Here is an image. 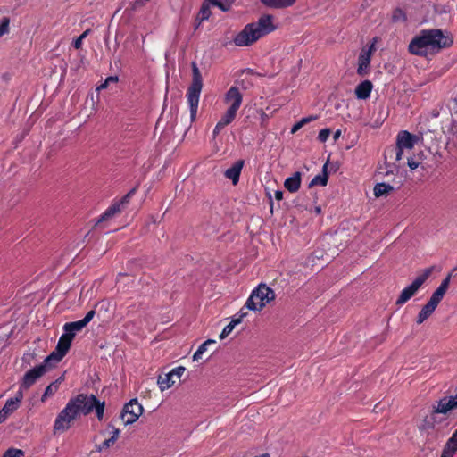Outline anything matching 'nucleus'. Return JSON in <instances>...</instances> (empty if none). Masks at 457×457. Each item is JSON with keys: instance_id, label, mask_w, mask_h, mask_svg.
<instances>
[{"instance_id": "nucleus-24", "label": "nucleus", "mask_w": 457, "mask_h": 457, "mask_svg": "<svg viewBox=\"0 0 457 457\" xmlns=\"http://www.w3.org/2000/svg\"><path fill=\"white\" fill-rule=\"evenodd\" d=\"M177 380L178 379L170 371L168 373L160 375L157 380V384L161 391H164L171 387L177 382Z\"/></svg>"}, {"instance_id": "nucleus-51", "label": "nucleus", "mask_w": 457, "mask_h": 457, "mask_svg": "<svg viewBox=\"0 0 457 457\" xmlns=\"http://www.w3.org/2000/svg\"><path fill=\"white\" fill-rule=\"evenodd\" d=\"M316 212H317V213H320V207H316Z\"/></svg>"}, {"instance_id": "nucleus-47", "label": "nucleus", "mask_w": 457, "mask_h": 457, "mask_svg": "<svg viewBox=\"0 0 457 457\" xmlns=\"http://www.w3.org/2000/svg\"><path fill=\"white\" fill-rule=\"evenodd\" d=\"M200 357V346L195 350L194 355H193V360H197L198 358Z\"/></svg>"}, {"instance_id": "nucleus-37", "label": "nucleus", "mask_w": 457, "mask_h": 457, "mask_svg": "<svg viewBox=\"0 0 457 457\" xmlns=\"http://www.w3.org/2000/svg\"><path fill=\"white\" fill-rule=\"evenodd\" d=\"M186 369L182 366H179L177 368H174L170 370V372L173 374V376L179 380L182 374L185 372Z\"/></svg>"}, {"instance_id": "nucleus-22", "label": "nucleus", "mask_w": 457, "mask_h": 457, "mask_svg": "<svg viewBox=\"0 0 457 457\" xmlns=\"http://www.w3.org/2000/svg\"><path fill=\"white\" fill-rule=\"evenodd\" d=\"M296 0H260V2L270 9H285L295 4Z\"/></svg>"}, {"instance_id": "nucleus-4", "label": "nucleus", "mask_w": 457, "mask_h": 457, "mask_svg": "<svg viewBox=\"0 0 457 457\" xmlns=\"http://www.w3.org/2000/svg\"><path fill=\"white\" fill-rule=\"evenodd\" d=\"M274 299V291L266 285L260 284L252 291L250 296L246 300L245 307L253 312L261 311Z\"/></svg>"}, {"instance_id": "nucleus-12", "label": "nucleus", "mask_w": 457, "mask_h": 457, "mask_svg": "<svg viewBox=\"0 0 457 457\" xmlns=\"http://www.w3.org/2000/svg\"><path fill=\"white\" fill-rule=\"evenodd\" d=\"M49 364L50 363H46L44 361L42 364L28 370L23 376L22 381L21 383V389L27 390L32 385H34L36 381L47 371V367Z\"/></svg>"}, {"instance_id": "nucleus-45", "label": "nucleus", "mask_w": 457, "mask_h": 457, "mask_svg": "<svg viewBox=\"0 0 457 457\" xmlns=\"http://www.w3.org/2000/svg\"><path fill=\"white\" fill-rule=\"evenodd\" d=\"M9 415L6 414L5 411L0 410V423L4 422Z\"/></svg>"}, {"instance_id": "nucleus-1", "label": "nucleus", "mask_w": 457, "mask_h": 457, "mask_svg": "<svg viewBox=\"0 0 457 457\" xmlns=\"http://www.w3.org/2000/svg\"><path fill=\"white\" fill-rule=\"evenodd\" d=\"M105 403L92 394H79L71 397L57 415L54 423V433L67 431L80 415H88L94 410L98 420L104 418Z\"/></svg>"}, {"instance_id": "nucleus-13", "label": "nucleus", "mask_w": 457, "mask_h": 457, "mask_svg": "<svg viewBox=\"0 0 457 457\" xmlns=\"http://www.w3.org/2000/svg\"><path fill=\"white\" fill-rule=\"evenodd\" d=\"M457 408V394L453 396H445L432 405V410L436 414H447Z\"/></svg>"}, {"instance_id": "nucleus-53", "label": "nucleus", "mask_w": 457, "mask_h": 457, "mask_svg": "<svg viewBox=\"0 0 457 457\" xmlns=\"http://www.w3.org/2000/svg\"><path fill=\"white\" fill-rule=\"evenodd\" d=\"M455 431L457 432V429Z\"/></svg>"}, {"instance_id": "nucleus-35", "label": "nucleus", "mask_w": 457, "mask_h": 457, "mask_svg": "<svg viewBox=\"0 0 457 457\" xmlns=\"http://www.w3.org/2000/svg\"><path fill=\"white\" fill-rule=\"evenodd\" d=\"M117 81H118V77L117 76H110V77L106 78L103 84H101L96 88V90L99 91V90H102V89H105L110 83H116Z\"/></svg>"}, {"instance_id": "nucleus-31", "label": "nucleus", "mask_w": 457, "mask_h": 457, "mask_svg": "<svg viewBox=\"0 0 457 457\" xmlns=\"http://www.w3.org/2000/svg\"><path fill=\"white\" fill-rule=\"evenodd\" d=\"M19 400L18 399H8L2 408L3 411H6L7 415H11L14 411L19 408Z\"/></svg>"}, {"instance_id": "nucleus-39", "label": "nucleus", "mask_w": 457, "mask_h": 457, "mask_svg": "<svg viewBox=\"0 0 457 457\" xmlns=\"http://www.w3.org/2000/svg\"><path fill=\"white\" fill-rule=\"evenodd\" d=\"M95 311L94 310H91L89 311L86 316L81 320L86 325H87L91 320L94 318L95 316Z\"/></svg>"}, {"instance_id": "nucleus-44", "label": "nucleus", "mask_w": 457, "mask_h": 457, "mask_svg": "<svg viewBox=\"0 0 457 457\" xmlns=\"http://www.w3.org/2000/svg\"><path fill=\"white\" fill-rule=\"evenodd\" d=\"M317 119H318L317 116L311 115V116L303 118L302 120H304V125H305V124H307V123H309L311 121L316 120Z\"/></svg>"}, {"instance_id": "nucleus-23", "label": "nucleus", "mask_w": 457, "mask_h": 457, "mask_svg": "<svg viewBox=\"0 0 457 457\" xmlns=\"http://www.w3.org/2000/svg\"><path fill=\"white\" fill-rule=\"evenodd\" d=\"M87 325L81 320H77L73 322L65 323L63 326L64 334L71 337V338H74L75 335L81 331Z\"/></svg>"}, {"instance_id": "nucleus-26", "label": "nucleus", "mask_w": 457, "mask_h": 457, "mask_svg": "<svg viewBox=\"0 0 457 457\" xmlns=\"http://www.w3.org/2000/svg\"><path fill=\"white\" fill-rule=\"evenodd\" d=\"M301 185V174L295 172L292 177L287 178L285 180L284 186L289 192H296Z\"/></svg>"}, {"instance_id": "nucleus-48", "label": "nucleus", "mask_w": 457, "mask_h": 457, "mask_svg": "<svg viewBox=\"0 0 457 457\" xmlns=\"http://www.w3.org/2000/svg\"><path fill=\"white\" fill-rule=\"evenodd\" d=\"M402 16H403V13H402V12H401V11H397V12H395V13L394 14V19H395V20H398V19H400V17H402Z\"/></svg>"}, {"instance_id": "nucleus-42", "label": "nucleus", "mask_w": 457, "mask_h": 457, "mask_svg": "<svg viewBox=\"0 0 457 457\" xmlns=\"http://www.w3.org/2000/svg\"><path fill=\"white\" fill-rule=\"evenodd\" d=\"M23 390L24 389H19V391L16 393V395L12 399H18L19 404L21 403L22 398H23Z\"/></svg>"}, {"instance_id": "nucleus-3", "label": "nucleus", "mask_w": 457, "mask_h": 457, "mask_svg": "<svg viewBox=\"0 0 457 457\" xmlns=\"http://www.w3.org/2000/svg\"><path fill=\"white\" fill-rule=\"evenodd\" d=\"M276 29L274 17L271 14H263L257 21L246 24L234 36L232 41L239 47L250 46Z\"/></svg>"}, {"instance_id": "nucleus-28", "label": "nucleus", "mask_w": 457, "mask_h": 457, "mask_svg": "<svg viewBox=\"0 0 457 457\" xmlns=\"http://www.w3.org/2000/svg\"><path fill=\"white\" fill-rule=\"evenodd\" d=\"M436 415L437 414L436 412H434V411L432 410V411L428 415L424 417L422 422L419 426V428L420 430L432 429L437 422Z\"/></svg>"}, {"instance_id": "nucleus-27", "label": "nucleus", "mask_w": 457, "mask_h": 457, "mask_svg": "<svg viewBox=\"0 0 457 457\" xmlns=\"http://www.w3.org/2000/svg\"><path fill=\"white\" fill-rule=\"evenodd\" d=\"M395 190V187L386 183H378L374 187V195L376 197L387 196Z\"/></svg>"}, {"instance_id": "nucleus-20", "label": "nucleus", "mask_w": 457, "mask_h": 457, "mask_svg": "<svg viewBox=\"0 0 457 457\" xmlns=\"http://www.w3.org/2000/svg\"><path fill=\"white\" fill-rule=\"evenodd\" d=\"M457 452V432L454 431L452 436L447 440L441 457H453Z\"/></svg>"}, {"instance_id": "nucleus-38", "label": "nucleus", "mask_w": 457, "mask_h": 457, "mask_svg": "<svg viewBox=\"0 0 457 457\" xmlns=\"http://www.w3.org/2000/svg\"><path fill=\"white\" fill-rule=\"evenodd\" d=\"M420 163V158L416 159L415 157L408 158V166L411 170H415L419 167Z\"/></svg>"}, {"instance_id": "nucleus-30", "label": "nucleus", "mask_w": 457, "mask_h": 457, "mask_svg": "<svg viewBox=\"0 0 457 457\" xmlns=\"http://www.w3.org/2000/svg\"><path fill=\"white\" fill-rule=\"evenodd\" d=\"M327 163L323 166V171L321 174H319L315 176L311 183L310 186H326L328 183V173H327Z\"/></svg>"}, {"instance_id": "nucleus-52", "label": "nucleus", "mask_w": 457, "mask_h": 457, "mask_svg": "<svg viewBox=\"0 0 457 457\" xmlns=\"http://www.w3.org/2000/svg\"><path fill=\"white\" fill-rule=\"evenodd\" d=\"M393 152H394L393 150H389V151H387L386 154H388L393 153Z\"/></svg>"}, {"instance_id": "nucleus-50", "label": "nucleus", "mask_w": 457, "mask_h": 457, "mask_svg": "<svg viewBox=\"0 0 457 457\" xmlns=\"http://www.w3.org/2000/svg\"><path fill=\"white\" fill-rule=\"evenodd\" d=\"M453 115L457 118V98L454 101Z\"/></svg>"}, {"instance_id": "nucleus-32", "label": "nucleus", "mask_w": 457, "mask_h": 457, "mask_svg": "<svg viewBox=\"0 0 457 457\" xmlns=\"http://www.w3.org/2000/svg\"><path fill=\"white\" fill-rule=\"evenodd\" d=\"M90 31V29H87L79 37L74 39L73 46L76 49H80L82 47L83 40L89 35Z\"/></svg>"}, {"instance_id": "nucleus-6", "label": "nucleus", "mask_w": 457, "mask_h": 457, "mask_svg": "<svg viewBox=\"0 0 457 457\" xmlns=\"http://www.w3.org/2000/svg\"><path fill=\"white\" fill-rule=\"evenodd\" d=\"M432 270L433 268H427L419 276H417L411 285L402 290L395 303L397 305H403L408 302L419 291L422 284L429 278Z\"/></svg>"}, {"instance_id": "nucleus-25", "label": "nucleus", "mask_w": 457, "mask_h": 457, "mask_svg": "<svg viewBox=\"0 0 457 457\" xmlns=\"http://www.w3.org/2000/svg\"><path fill=\"white\" fill-rule=\"evenodd\" d=\"M372 90V84L369 80L360 83L355 88V95L358 99H367Z\"/></svg>"}, {"instance_id": "nucleus-29", "label": "nucleus", "mask_w": 457, "mask_h": 457, "mask_svg": "<svg viewBox=\"0 0 457 457\" xmlns=\"http://www.w3.org/2000/svg\"><path fill=\"white\" fill-rule=\"evenodd\" d=\"M62 380H63V376H61L55 381H54L49 386H47L42 397H41V401L45 402L48 397L54 395L57 392V390L59 388V385Z\"/></svg>"}, {"instance_id": "nucleus-5", "label": "nucleus", "mask_w": 457, "mask_h": 457, "mask_svg": "<svg viewBox=\"0 0 457 457\" xmlns=\"http://www.w3.org/2000/svg\"><path fill=\"white\" fill-rule=\"evenodd\" d=\"M451 281V274H449L440 284V286L436 289V291L431 295L429 301L427 304H425L421 311L419 312L417 317V323H423L436 310L438 303L443 299L445 294L446 293Z\"/></svg>"}, {"instance_id": "nucleus-33", "label": "nucleus", "mask_w": 457, "mask_h": 457, "mask_svg": "<svg viewBox=\"0 0 457 457\" xmlns=\"http://www.w3.org/2000/svg\"><path fill=\"white\" fill-rule=\"evenodd\" d=\"M24 455V453L22 450L16 449V448H9L3 457H22Z\"/></svg>"}, {"instance_id": "nucleus-15", "label": "nucleus", "mask_w": 457, "mask_h": 457, "mask_svg": "<svg viewBox=\"0 0 457 457\" xmlns=\"http://www.w3.org/2000/svg\"><path fill=\"white\" fill-rule=\"evenodd\" d=\"M212 7H218L222 12H228L230 9V4L220 0H204L202 3V21L209 19L212 14Z\"/></svg>"}, {"instance_id": "nucleus-16", "label": "nucleus", "mask_w": 457, "mask_h": 457, "mask_svg": "<svg viewBox=\"0 0 457 457\" xmlns=\"http://www.w3.org/2000/svg\"><path fill=\"white\" fill-rule=\"evenodd\" d=\"M243 96L239 89L236 87H231L225 95V104L228 105V108L238 111L242 104Z\"/></svg>"}, {"instance_id": "nucleus-9", "label": "nucleus", "mask_w": 457, "mask_h": 457, "mask_svg": "<svg viewBox=\"0 0 457 457\" xmlns=\"http://www.w3.org/2000/svg\"><path fill=\"white\" fill-rule=\"evenodd\" d=\"M136 188L131 189L127 195H125L120 201L112 204L106 211L98 218L95 226H102L104 222L109 221L116 214L120 213L124 206L128 204L130 197L135 194Z\"/></svg>"}, {"instance_id": "nucleus-11", "label": "nucleus", "mask_w": 457, "mask_h": 457, "mask_svg": "<svg viewBox=\"0 0 457 457\" xmlns=\"http://www.w3.org/2000/svg\"><path fill=\"white\" fill-rule=\"evenodd\" d=\"M72 340L70 336L63 333L59 338L54 351L45 359V362L50 363L52 361L59 362L68 353Z\"/></svg>"}, {"instance_id": "nucleus-10", "label": "nucleus", "mask_w": 457, "mask_h": 457, "mask_svg": "<svg viewBox=\"0 0 457 457\" xmlns=\"http://www.w3.org/2000/svg\"><path fill=\"white\" fill-rule=\"evenodd\" d=\"M143 411V406L137 400L132 399L123 407L120 418L125 425H129L137 420L142 415Z\"/></svg>"}, {"instance_id": "nucleus-46", "label": "nucleus", "mask_w": 457, "mask_h": 457, "mask_svg": "<svg viewBox=\"0 0 457 457\" xmlns=\"http://www.w3.org/2000/svg\"><path fill=\"white\" fill-rule=\"evenodd\" d=\"M275 198L278 200V201H280L282 200L283 198V192L282 191H276L275 192Z\"/></svg>"}, {"instance_id": "nucleus-21", "label": "nucleus", "mask_w": 457, "mask_h": 457, "mask_svg": "<svg viewBox=\"0 0 457 457\" xmlns=\"http://www.w3.org/2000/svg\"><path fill=\"white\" fill-rule=\"evenodd\" d=\"M108 428H111V431H110L111 436L109 438L104 439L102 444L97 445L98 452H103V451L108 449L109 447H111L117 441V439L119 437L120 430L118 428H115L112 425H108Z\"/></svg>"}, {"instance_id": "nucleus-43", "label": "nucleus", "mask_w": 457, "mask_h": 457, "mask_svg": "<svg viewBox=\"0 0 457 457\" xmlns=\"http://www.w3.org/2000/svg\"><path fill=\"white\" fill-rule=\"evenodd\" d=\"M215 343L216 342L214 340H207V341H205L204 344H202V348H201L202 353H204L206 350V348H207V346L209 345L215 344Z\"/></svg>"}, {"instance_id": "nucleus-8", "label": "nucleus", "mask_w": 457, "mask_h": 457, "mask_svg": "<svg viewBox=\"0 0 457 457\" xmlns=\"http://www.w3.org/2000/svg\"><path fill=\"white\" fill-rule=\"evenodd\" d=\"M420 140L418 136L412 135L406 130L399 132L396 140L395 160L400 161L405 151H410Z\"/></svg>"}, {"instance_id": "nucleus-41", "label": "nucleus", "mask_w": 457, "mask_h": 457, "mask_svg": "<svg viewBox=\"0 0 457 457\" xmlns=\"http://www.w3.org/2000/svg\"><path fill=\"white\" fill-rule=\"evenodd\" d=\"M260 118L262 126H265L270 117L263 111H260Z\"/></svg>"}, {"instance_id": "nucleus-18", "label": "nucleus", "mask_w": 457, "mask_h": 457, "mask_svg": "<svg viewBox=\"0 0 457 457\" xmlns=\"http://www.w3.org/2000/svg\"><path fill=\"white\" fill-rule=\"evenodd\" d=\"M246 314L247 313L244 311V308H242L238 313L232 317L231 321L223 328L222 332L220 335V337L223 339L226 337H228L233 331L235 327L241 323V321L246 316Z\"/></svg>"}, {"instance_id": "nucleus-14", "label": "nucleus", "mask_w": 457, "mask_h": 457, "mask_svg": "<svg viewBox=\"0 0 457 457\" xmlns=\"http://www.w3.org/2000/svg\"><path fill=\"white\" fill-rule=\"evenodd\" d=\"M375 41L370 44L368 47L361 49L358 58V69L357 71L360 75H364L370 66L372 54L375 52Z\"/></svg>"}, {"instance_id": "nucleus-19", "label": "nucleus", "mask_w": 457, "mask_h": 457, "mask_svg": "<svg viewBox=\"0 0 457 457\" xmlns=\"http://www.w3.org/2000/svg\"><path fill=\"white\" fill-rule=\"evenodd\" d=\"M244 166V161L238 160L229 169L225 171V177L230 179L233 185H237L239 180V176Z\"/></svg>"}, {"instance_id": "nucleus-7", "label": "nucleus", "mask_w": 457, "mask_h": 457, "mask_svg": "<svg viewBox=\"0 0 457 457\" xmlns=\"http://www.w3.org/2000/svg\"><path fill=\"white\" fill-rule=\"evenodd\" d=\"M194 81L187 91V102L190 107V116L192 120H195L197 117L198 102L200 95V81L198 78V67L195 62H192Z\"/></svg>"}, {"instance_id": "nucleus-36", "label": "nucleus", "mask_w": 457, "mask_h": 457, "mask_svg": "<svg viewBox=\"0 0 457 457\" xmlns=\"http://www.w3.org/2000/svg\"><path fill=\"white\" fill-rule=\"evenodd\" d=\"M330 129H323L320 131L318 139L320 142H326L330 135Z\"/></svg>"}, {"instance_id": "nucleus-2", "label": "nucleus", "mask_w": 457, "mask_h": 457, "mask_svg": "<svg viewBox=\"0 0 457 457\" xmlns=\"http://www.w3.org/2000/svg\"><path fill=\"white\" fill-rule=\"evenodd\" d=\"M453 38L450 34L441 29H423L409 44L411 54L420 56L435 54L444 48L451 46Z\"/></svg>"}, {"instance_id": "nucleus-40", "label": "nucleus", "mask_w": 457, "mask_h": 457, "mask_svg": "<svg viewBox=\"0 0 457 457\" xmlns=\"http://www.w3.org/2000/svg\"><path fill=\"white\" fill-rule=\"evenodd\" d=\"M304 126V120H301L298 122H296L291 129V133L295 134L301 128Z\"/></svg>"}, {"instance_id": "nucleus-49", "label": "nucleus", "mask_w": 457, "mask_h": 457, "mask_svg": "<svg viewBox=\"0 0 457 457\" xmlns=\"http://www.w3.org/2000/svg\"><path fill=\"white\" fill-rule=\"evenodd\" d=\"M341 136V131L339 129H337L335 133H334V139L335 140H337Z\"/></svg>"}, {"instance_id": "nucleus-34", "label": "nucleus", "mask_w": 457, "mask_h": 457, "mask_svg": "<svg viewBox=\"0 0 457 457\" xmlns=\"http://www.w3.org/2000/svg\"><path fill=\"white\" fill-rule=\"evenodd\" d=\"M9 23L10 20L7 17H4L2 19L1 24H0V37L8 33L9 31Z\"/></svg>"}, {"instance_id": "nucleus-17", "label": "nucleus", "mask_w": 457, "mask_h": 457, "mask_svg": "<svg viewBox=\"0 0 457 457\" xmlns=\"http://www.w3.org/2000/svg\"><path fill=\"white\" fill-rule=\"evenodd\" d=\"M237 112V111L228 108V110L216 124L213 129V137H216L222 129H224L227 125L230 124L235 120Z\"/></svg>"}]
</instances>
